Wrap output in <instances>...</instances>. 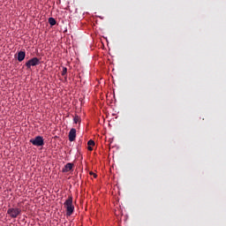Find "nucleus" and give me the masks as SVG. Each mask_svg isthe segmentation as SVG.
<instances>
[{"label":"nucleus","instance_id":"nucleus-1","mask_svg":"<svg viewBox=\"0 0 226 226\" xmlns=\"http://www.w3.org/2000/svg\"><path fill=\"white\" fill-rule=\"evenodd\" d=\"M64 207L66 208V214L67 215L71 216L75 209V207L73 205V198L72 196H69V198L64 201Z\"/></svg>","mask_w":226,"mask_h":226},{"label":"nucleus","instance_id":"nucleus-2","mask_svg":"<svg viewBox=\"0 0 226 226\" xmlns=\"http://www.w3.org/2000/svg\"><path fill=\"white\" fill-rule=\"evenodd\" d=\"M30 143L35 147H42L44 145V139L42 136H36L30 139Z\"/></svg>","mask_w":226,"mask_h":226},{"label":"nucleus","instance_id":"nucleus-3","mask_svg":"<svg viewBox=\"0 0 226 226\" xmlns=\"http://www.w3.org/2000/svg\"><path fill=\"white\" fill-rule=\"evenodd\" d=\"M40 64L41 61L38 57H33L26 63V66L27 67V69H31V66L34 67L39 65Z\"/></svg>","mask_w":226,"mask_h":226},{"label":"nucleus","instance_id":"nucleus-4","mask_svg":"<svg viewBox=\"0 0 226 226\" xmlns=\"http://www.w3.org/2000/svg\"><path fill=\"white\" fill-rule=\"evenodd\" d=\"M7 214L11 218H17L21 214L20 208H8Z\"/></svg>","mask_w":226,"mask_h":226},{"label":"nucleus","instance_id":"nucleus-5","mask_svg":"<svg viewBox=\"0 0 226 226\" xmlns=\"http://www.w3.org/2000/svg\"><path fill=\"white\" fill-rule=\"evenodd\" d=\"M77 137V130L75 128H72L69 132V140L73 142Z\"/></svg>","mask_w":226,"mask_h":226},{"label":"nucleus","instance_id":"nucleus-6","mask_svg":"<svg viewBox=\"0 0 226 226\" xmlns=\"http://www.w3.org/2000/svg\"><path fill=\"white\" fill-rule=\"evenodd\" d=\"M73 169V163L68 162L63 168V172H70Z\"/></svg>","mask_w":226,"mask_h":226},{"label":"nucleus","instance_id":"nucleus-7","mask_svg":"<svg viewBox=\"0 0 226 226\" xmlns=\"http://www.w3.org/2000/svg\"><path fill=\"white\" fill-rule=\"evenodd\" d=\"M25 58H26V52L25 51H19L18 53V57H17L18 61L19 62H23L25 60Z\"/></svg>","mask_w":226,"mask_h":226},{"label":"nucleus","instance_id":"nucleus-8","mask_svg":"<svg viewBox=\"0 0 226 226\" xmlns=\"http://www.w3.org/2000/svg\"><path fill=\"white\" fill-rule=\"evenodd\" d=\"M49 23L51 26H54L56 25V20L54 18H49Z\"/></svg>","mask_w":226,"mask_h":226},{"label":"nucleus","instance_id":"nucleus-9","mask_svg":"<svg viewBox=\"0 0 226 226\" xmlns=\"http://www.w3.org/2000/svg\"><path fill=\"white\" fill-rule=\"evenodd\" d=\"M87 145L90 146V147H94V146H95V142L93 139H89L88 142H87Z\"/></svg>","mask_w":226,"mask_h":226},{"label":"nucleus","instance_id":"nucleus-10","mask_svg":"<svg viewBox=\"0 0 226 226\" xmlns=\"http://www.w3.org/2000/svg\"><path fill=\"white\" fill-rule=\"evenodd\" d=\"M73 121L75 124H78L80 121V117L79 116H75Z\"/></svg>","mask_w":226,"mask_h":226},{"label":"nucleus","instance_id":"nucleus-11","mask_svg":"<svg viewBox=\"0 0 226 226\" xmlns=\"http://www.w3.org/2000/svg\"><path fill=\"white\" fill-rule=\"evenodd\" d=\"M66 74H67V68L66 67H63L62 76H65Z\"/></svg>","mask_w":226,"mask_h":226},{"label":"nucleus","instance_id":"nucleus-12","mask_svg":"<svg viewBox=\"0 0 226 226\" xmlns=\"http://www.w3.org/2000/svg\"><path fill=\"white\" fill-rule=\"evenodd\" d=\"M90 175H93L94 177H97V175L94 173L93 171L90 172Z\"/></svg>","mask_w":226,"mask_h":226},{"label":"nucleus","instance_id":"nucleus-13","mask_svg":"<svg viewBox=\"0 0 226 226\" xmlns=\"http://www.w3.org/2000/svg\"><path fill=\"white\" fill-rule=\"evenodd\" d=\"M87 149H88L89 151H93V147H92V146H88Z\"/></svg>","mask_w":226,"mask_h":226}]
</instances>
